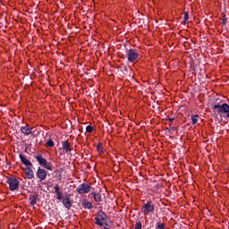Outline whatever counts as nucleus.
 Masks as SVG:
<instances>
[{
  "label": "nucleus",
  "instance_id": "1",
  "mask_svg": "<svg viewBox=\"0 0 229 229\" xmlns=\"http://www.w3.org/2000/svg\"><path fill=\"white\" fill-rule=\"evenodd\" d=\"M212 110L214 114H217L218 115H222V114H225L226 117L229 119V105L226 103L222 104H215L212 106Z\"/></svg>",
  "mask_w": 229,
  "mask_h": 229
},
{
  "label": "nucleus",
  "instance_id": "2",
  "mask_svg": "<svg viewBox=\"0 0 229 229\" xmlns=\"http://www.w3.org/2000/svg\"><path fill=\"white\" fill-rule=\"evenodd\" d=\"M127 58L128 62L131 64H135L136 62H139L140 60V54L136 49L131 48L127 50Z\"/></svg>",
  "mask_w": 229,
  "mask_h": 229
},
{
  "label": "nucleus",
  "instance_id": "3",
  "mask_svg": "<svg viewBox=\"0 0 229 229\" xmlns=\"http://www.w3.org/2000/svg\"><path fill=\"white\" fill-rule=\"evenodd\" d=\"M37 162H38L39 165L41 167H44L45 169H47V171H53V163L47 162V159H46L42 155L36 157Z\"/></svg>",
  "mask_w": 229,
  "mask_h": 229
},
{
  "label": "nucleus",
  "instance_id": "4",
  "mask_svg": "<svg viewBox=\"0 0 229 229\" xmlns=\"http://www.w3.org/2000/svg\"><path fill=\"white\" fill-rule=\"evenodd\" d=\"M143 214L148 216V214H153L155 212V204L153 201L148 200L142 207Z\"/></svg>",
  "mask_w": 229,
  "mask_h": 229
},
{
  "label": "nucleus",
  "instance_id": "5",
  "mask_svg": "<svg viewBox=\"0 0 229 229\" xmlns=\"http://www.w3.org/2000/svg\"><path fill=\"white\" fill-rule=\"evenodd\" d=\"M6 182L9 185L10 191H17V189H19V184L21 183L15 177H9Z\"/></svg>",
  "mask_w": 229,
  "mask_h": 229
},
{
  "label": "nucleus",
  "instance_id": "6",
  "mask_svg": "<svg viewBox=\"0 0 229 229\" xmlns=\"http://www.w3.org/2000/svg\"><path fill=\"white\" fill-rule=\"evenodd\" d=\"M90 189H92L90 185L82 183L78 186L77 192L79 194H89V192H90Z\"/></svg>",
  "mask_w": 229,
  "mask_h": 229
},
{
  "label": "nucleus",
  "instance_id": "7",
  "mask_svg": "<svg viewBox=\"0 0 229 229\" xmlns=\"http://www.w3.org/2000/svg\"><path fill=\"white\" fill-rule=\"evenodd\" d=\"M36 176H37V178H38V180H40V182H44V180H46V178H47V171H46L43 168L38 167V171L36 173Z\"/></svg>",
  "mask_w": 229,
  "mask_h": 229
},
{
  "label": "nucleus",
  "instance_id": "8",
  "mask_svg": "<svg viewBox=\"0 0 229 229\" xmlns=\"http://www.w3.org/2000/svg\"><path fill=\"white\" fill-rule=\"evenodd\" d=\"M63 146V149L65 153H71L72 151V148L71 147V143L68 140H64L61 142Z\"/></svg>",
  "mask_w": 229,
  "mask_h": 229
},
{
  "label": "nucleus",
  "instance_id": "9",
  "mask_svg": "<svg viewBox=\"0 0 229 229\" xmlns=\"http://www.w3.org/2000/svg\"><path fill=\"white\" fill-rule=\"evenodd\" d=\"M25 174L28 180H33V178H35V174L33 173V170L30 166H28L25 169Z\"/></svg>",
  "mask_w": 229,
  "mask_h": 229
},
{
  "label": "nucleus",
  "instance_id": "10",
  "mask_svg": "<svg viewBox=\"0 0 229 229\" xmlns=\"http://www.w3.org/2000/svg\"><path fill=\"white\" fill-rule=\"evenodd\" d=\"M33 129L26 126L21 127V131L23 133V135H32L33 134Z\"/></svg>",
  "mask_w": 229,
  "mask_h": 229
},
{
  "label": "nucleus",
  "instance_id": "11",
  "mask_svg": "<svg viewBox=\"0 0 229 229\" xmlns=\"http://www.w3.org/2000/svg\"><path fill=\"white\" fill-rule=\"evenodd\" d=\"M20 159L21 162H22V164L27 167H31V165H33V164H31V161L28 160L22 154H20Z\"/></svg>",
  "mask_w": 229,
  "mask_h": 229
},
{
  "label": "nucleus",
  "instance_id": "12",
  "mask_svg": "<svg viewBox=\"0 0 229 229\" xmlns=\"http://www.w3.org/2000/svg\"><path fill=\"white\" fill-rule=\"evenodd\" d=\"M89 196H91L97 203H101L103 201V199L101 198L100 193H96L95 191H92Z\"/></svg>",
  "mask_w": 229,
  "mask_h": 229
},
{
  "label": "nucleus",
  "instance_id": "13",
  "mask_svg": "<svg viewBox=\"0 0 229 229\" xmlns=\"http://www.w3.org/2000/svg\"><path fill=\"white\" fill-rule=\"evenodd\" d=\"M63 205L65 208L70 210L71 207H72V202L69 197H66L65 199H63Z\"/></svg>",
  "mask_w": 229,
  "mask_h": 229
},
{
  "label": "nucleus",
  "instance_id": "14",
  "mask_svg": "<svg viewBox=\"0 0 229 229\" xmlns=\"http://www.w3.org/2000/svg\"><path fill=\"white\" fill-rule=\"evenodd\" d=\"M54 190L56 194V199H64V197L62 196V191H60V185L55 184Z\"/></svg>",
  "mask_w": 229,
  "mask_h": 229
},
{
  "label": "nucleus",
  "instance_id": "15",
  "mask_svg": "<svg viewBox=\"0 0 229 229\" xmlns=\"http://www.w3.org/2000/svg\"><path fill=\"white\" fill-rule=\"evenodd\" d=\"M29 200H30L31 207H35V205H37V201L38 200V194H34V195L30 196Z\"/></svg>",
  "mask_w": 229,
  "mask_h": 229
},
{
  "label": "nucleus",
  "instance_id": "16",
  "mask_svg": "<svg viewBox=\"0 0 229 229\" xmlns=\"http://www.w3.org/2000/svg\"><path fill=\"white\" fill-rule=\"evenodd\" d=\"M82 207L85 209H89V210H91V208H94V206H92V202L89 201L88 199H84L82 201Z\"/></svg>",
  "mask_w": 229,
  "mask_h": 229
},
{
  "label": "nucleus",
  "instance_id": "17",
  "mask_svg": "<svg viewBox=\"0 0 229 229\" xmlns=\"http://www.w3.org/2000/svg\"><path fill=\"white\" fill-rule=\"evenodd\" d=\"M98 216L101 219V221H106V219H108V216H106V214H105L103 210H99Z\"/></svg>",
  "mask_w": 229,
  "mask_h": 229
},
{
  "label": "nucleus",
  "instance_id": "18",
  "mask_svg": "<svg viewBox=\"0 0 229 229\" xmlns=\"http://www.w3.org/2000/svg\"><path fill=\"white\" fill-rule=\"evenodd\" d=\"M199 118V114L191 115V123H192V124H197Z\"/></svg>",
  "mask_w": 229,
  "mask_h": 229
},
{
  "label": "nucleus",
  "instance_id": "19",
  "mask_svg": "<svg viewBox=\"0 0 229 229\" xmlns=\"http://www.w3.org/2000/svg\"><path fill=\"white\" fill-rule=\"evenodd\" d=\"M95 225H98V226H103L104 224L98 216L95 217Z\"/></svg>",
  "mask_w": 229,
  "mask_h": 229
},
{
  "label": "nucleus",
  "instance_id": "20",
  "mask_svg": "<svg viewBox=\"0 0 229 229\" xmlns=\"http://www.w3.org/2000/svg\"><path fill=\"white\" fill-rule=\"evenodd\" d=\"M47 146L48 147V148H54L55 147V141H53V140H48L47 141Z\"/></svg>",
  "mask_w": 229,
  "mask_h": 229
},
{
  "label": "nucleus",
  "instance_id": "21",
  "mask_svg": "<svg viewBox=\"0 0 229 229\" xmlns=\"http://www.w3.org/2000/svg\"><path fill=\"white\" fill-rule=\"evenodd\" d=\"M86 131H87L88 133H92V131H94V127H92V125H88V126L86 127Z\"/></svg>",
  "mask_w": 229,
  "mask_h": 229
},
{
  "label": "nucleus",
  "instance_id": "22",
  "mask_svg": "<svg viewBox=\"0 0 229 229\" xmlns=\"http://www.w3.org/2000/svg\"><path fill=\"white\" fill-rule=\"evenodd\" d=\"M134 229H142V223L137 222L135 224Z\"/></svg>",
  "mask_w": 229,
  "mask_h": 229
},
{
  "label": "nucleus",
  "instance_id": "23",
  "mask_svg": "<svg viewBox=\"0 0 229 229\" xmlns=\"http://www.w3.org/2000/svg\"><path fill=\"white\" fill-rule=\"evenodd\" d=\"M97 150L98 151V153H103V147H101V143L98 144Z\"/></svg>",
  "mask_w": 229,
  "mask_h": 229
},
{
  "label": "nucleus",
  "instance_id": "24",
  "mask_svg": "<svg viewBox=\"0 0 229 229\" xmlns=\"http://www.w3.org/2000/svg\"><path fill=\"white\" fill-rule=\"evenodd\" d=\"M157 229H165V225L157 223Z\"/></svg>",
  "mask_w": 229,
  "mask_h": 229
},
{
  "label": "nucleus",
  "instance_id": "25",
  "mask_svg": "<svg viewBox=\"0 0 229 229\" xmlns=\"http://www.w3.org/2000/svg\"><path fill=\"white\" fill-rule=\"evenodd\" d=\"M183 21H184V24H185V22H187V21H189V13H184Z\"/></svg>",
  "mask_w": 229,
  "mask_h": 229
},
{
  "label": "nucleus",
  "instance_id": "26",
  "mask_svg": "<svg viewBox=\"0 0 229 229\" xmlns=\"http://www.w3.org/2000/svg\"><path fill=\"white\" fill-rule=\"evenodd\" d=\"M176 128L172 127L171 129H168V133H173V131H175Z\"/></svg>",
  "mask_w": 229,
  "mask_h": 229
},
{
  "label": "nucleus",
  "instance_id": "27",
  "mask_svg": "<svg viewBox=\"0 0 229 229\" xmlns=\"http://www.w3.org/2000/svg\"><path fill=\"white\" fill-rule=\"evenodd\" d=\"M227 21H228L227 18H224V19L222 20V24L225 26V24H226Z\"/></svg>",
  "mask_w": 229,
  "mask_h": 229
},
{
  "label": "nucleus",
  "instance_id": "28",
  "mask_svg": "<svg viewBox=\"0 0 229 229\" xmlns=\"http://www.w3.org/2000/svg\"><path fill=\"white\" fill-rule=\"evenodd\" d=\"M169 123H173L174 121V118H168Z\"/></svg>",
  "mask_w": 229,
  "mask_h": 229
},
{
  "label": "nucleus",
  "instance_id": "29",
  "mask_svg": "<svg viewBox=\"0 0 229 229\" xmlns=\"http://www.w3.org/2000/svg\"><path fill=\"white\" fill-rule=\"evenodd\" d=\"M106 226H108V223H105Z\"/></svg>",
  "mask_w": 229,
  "mask_h": 229
}]
</instances>
